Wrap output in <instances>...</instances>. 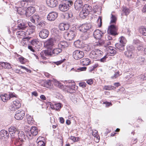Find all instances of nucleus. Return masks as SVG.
Wrapping results in <instances>:
<instances>
[{
  "label": "nucleus",
  "instance_id": "f257e3e1",
  "mask_svg": "<svg viewBox=\"0 0 146 146\" xmlns=\"http://www.w3.org/2000/svg\"><path fill=\"white\" fill-rule=\"evenodd\" d=\"M13 141H14V143L16 146H22L26 140L24 132L21 131H19L17 135Z\"/></svg>",
  "mask_w": 146,
  "mask_h": 146
},
{
  "label": "nucleus",
  "instance_id": "f03ea898",
  "mask_svg": "<svg viewBox=\"0 0 146 146\" xmlns=\"http://www.w3.org/2000/svg\"><path fill=\"white\" fill-rule=\"evenodd\" d=\"M33 30L31 29H27L26 31H17L16 33V35L18 37L23 38V41H29L31 37H25L26 35H30L33 33Z\"/></svg>",
  "mask_w": 146,
  "mask_h": 146
},
{
  "label": "nucleus",
  "instance_id": "7ed1b4c3",
  "mask_svg": "<svg viewBox=\"0 0 146 146\" xmlns=\"http://www.w3.org/2000/svg\"><path fill=\"white\" fill-rule=\"evenodd\" d=\"M102 51L98 49H96L92 50L90 53L89 56L90 58L93 59H97L101 58L103 54Z\"/></svg>",
  "mask_w": 146,
  "mask_h": 146
},
{
  "label": "nucleus",
  "instance_id": "20e7f679",
  "mask_svg": "<svg viewBox=\"0 0 146 146\" xmlns=\"http://www.w3.org/2000/svg\"><path fill=\"white\" fill-rule=\"evenodd\" d=\"M72 4L73 3L71 1H65L59 5V8L61 11H66L69 9V7L72 6Z\"/></svg>",
  "mask_w": 146,
  "mask_h": 146
},
{
  "label": "nucleus",
  "instance_id": "39448f33",
  "mask_svg": "<svg viewBox=\"0 0 146 146\" xmlns=\"http://www.w3.org/2000/svg\"><path fill=\"white\" fill-rule=\"evenodd\" d=\"M17 27L19 29L23 31L28 29L27 28V22L25 19H20L17 20Z\"/></svg>",
  "mask_w": 146,
  "mask_h": 146
},
{
  "label": "nucleus",
  "instance_id": "423d86ee",
  "mask_svg": "<svg viewBox=\"0 0 146 146\" xmlns=\"http://www.w3.org/2000/svg\"><path fill=\"white\" fill-rule=\"evenodd\" d=\"M117 29L116 27L113 25H111L108 27L107 31L109 34L113 36H115L118 35Z\"/></svg>",
  "mask_w": 146,
  "mask_h": 146
},
{
  "label": "nucleus",
  "instance_id": "0eeeda50",
  "mask_svg": "<svg viewBox=\"0 0 146 146\" xmlns=\"http://www.w3.org/2000/svg\"><path fill=\"white\" fill-rule=\"evenodd\" d=\"M38 133L37 128L35 127H32L30 131L27 134V136L29 139H31L32 136H36Z\"/></svg>",
  "mask_w": 146,
  "mask_h": 146
},
{
  "label": "nucleus",
  "instance_id": "6e6552de",
  "mask_svg": "<svg viewBox=\"0 0 146 146\" xmlns=\"http://www.w3.org/2000/svg\"><path fill=\"white\" fill-rule=\"evenodd\" d=\"M84 53L83 52L78 50H75L73 54V56L76 60L80 59L83 57Z\"/></svg>",
  "mask_w": 146,
  "mask_h": 146
},
{
  "label": "nucleus",
  "instance_id": "1a4fd4ad",
  "mask_svg": "<svg viewBox=\"0 0 146 146\" xmlns=\"http://www.w3.org/2000/svg\"><path fill=\"white\" fill-rule=\"evenodd\" d=\"M105 32V31H101L99 29L96 30L93 33L94 37L96 39H100L103 36Z\"/></svg>",
  "mask_w": 146,
  "mask_h": 146
},
{
  "label": "nucleus",
  "instance_id": "9d476101",
  "mask_svg": "<svg viewBox=\"0 0 146 146\" xmlns=\"http://www.w3.org/2000/svg\"><path fill=\"white\" fill-rule=\"evenodd\" d=\"M76 33L73 31L69 32H66L64 34V36L67 40H73L75 36Z\"/></svg>",
  "mask_w": 146,
  "mask_h": 146
},
{
  "label": "nucleus",
  "instance_id": "9b49d317",
  "mask_svg": "<svg viewBox=\"0 0 146 146\" xmlns=\"http://www.w3.org/2000/svg\"><path fill=\"white\" fill-rule=\"evenodd\" d=\"M9 131L12 139H14L15 135H17L18 130L14 126H11L9 128Z\"/></svg>",
  "mask_w": 146,
  "mask_h": 146
},
{
  "label": "nucleus",
  "instance_id": "f8f14e48",
  "mask_svg": "<svg viewBox=\"0 0 146 146\" xmlns=\"http://www.w3.org/2000/svg\"><path fill=\"white\" fill-rule=\"evenodd\" d=\"M25 115L23 111L17 110L15 115V118L17 120H21L23 119Z\"/></svg>",
  "mask_w": 146,
  "mask_h": 146
},
{
  "label": "nucleus",
  "instance_id": "ddd939ff",
  "mask_svg": "<svg viewBox=\"0 0 146 146\" xmlns=\"http://www.w3.org/2000/svg\"><path fill=\"white\" fill-rule=\"evenodd\" d=\"M49 34L48 30L46 29H42L39 33V36L42 39H45L47 38Z\"/></svg>",
  "mask_w": 146,
  "mask_h": 146
},
{
  "label": "nucleus",
  "instance_id": "4468645a",
  "mask_svg": "<svg viewBox=\"0 0 146 146\" xmlns=\"http://www.w3.org/2000/svg\"><path fill=\"white\" fill-rule=\"evenodd\" d=\"M34 2V0H23L20 2V3L22 7L26 8L27 6L33 5Z\"/></svg>",
  "mask_w": 146,
  "mask_h": 146
},
{
  "label": "nucleus",
  "instance_id": "2eb2a0df",
  "mask_svg": "<svg viewBox=\"0 0 146 146\" xmlns=\"http://www.w3.org/2000/svg\"><path fill=\"white\" fill-rule=\"evenodd\" d=\"M68 84H69L66 86V87L68 88V89H67L68 92L71 93L73 92L76 88L75 83L71 81L68 82Z\"/></svg>",
  "mask_w": 146,
  "mask_h": 146
},
{
  "label": "nucleus",
  "instance_id": "dca6fc26",
  "mask_svg": "<svg viewBox=\"0 0 146 146\" xmlns=\"http://www.w3.org/2000/svg\"><path fill=\"white\" fill-rule=\"evenodd\" d=\"M58 16V14L54 12L50 13L47 15V19L50 21H53L55 20Z\"/></svg>",
  "mask_w": 146,
  "mask_h": 146
},
{
  "label": "nucleus",
  "instance_id": "f3484780",
  "mask_svg": "<svg viewBox=\"0 0 146 146\" xmlns=\"http://www.w3.org/2000/svg\"><path fill=\"white\" fill-rule=\"evenodd\" d=\"M74 6L76 10H80L84 6L82 1V0H76L75 2Z\"/></svg>",
  "mask_w": 146,
  "mask_h": 146
},
{
  "label": "nucleus",
  "instance_id": "a211bd4d",
  "mask_svg": "<svg viewBox=\"0 0 146 146\" xmlns=\"http://www.w3.org/2000/svg\"><path fill=\"white\" fill-rule=\"evenodd\" d=\"M9 137V132L5 130H2L0 132V137L3 140H6Z\"/></svg>",
  "mask_w": 146,
  "mask_h": 146
},
{
  "label": "nucleus",
  "instance_id": "6ab92c4d",
  "mask_svg": "<svg viewBox=\"0 0 146 146\" xmlns=\"http://www.w3.org/2000/svg\"><path fill=\"white\" fill-rule=\"evenodd\" d=\"M92 26L90 23L83 24L80 27V30L83 32H86L91 28Z\"/></svg>",
  "mask_w": 146,
  "mask_h": 146
},
{
  "label": "nucleus",
  "instance_id": "aec40b11",
  "mask_svg": "<svg viewBox=\"0 0 146 146\" xmlns=\"http://www.w3.org/2000/svg\"><path fill=\"white\" fill-rule=\"evenodd\" d=\"M26 10V16L27 17H29L31 16L35 11V8L32 6L29 7Z\"/></svg>",
  "mask_w": 146,
  "mask_h": 146
},
{
  "label": "nucleus",
  "instance_id": "412c9836",
  "mask_svg": "<svg viewBox=\"0 0 146 146\" xmlns=\"http://www.w3.org/2000/svg\"><path fill=\"white\" fill-rule=\"evenodd\" d=\"M62 51V49L58 47V48H54L52 52H51L49 51L50 56H56L59 54Z\"/></svg>",
  "mask_w": 146,
  "mask_h": 146
},
{
  "label": "nucleus",
  "instance_id": "4be33fe9",
  "mask_svg": "<svg viewBox=\"0 0 146 146\" xmlns=\"http://www.w3.org/2000/svg\"><path fill=\"white\" fill-rule=\"evenodd\" d=\"M46 4L51 7H55L57 4L56 0H46Z\"/></svg>",
  "mask_w": 146,
  "mask_h": 146
},
{
  "label": "nucleus",
  "instance_id": "5701e85b",
  "mask_svg": "<svg viewBox=\"0 0 146 146\" xmlns=\"http://www.w3.org/2000/svg\"><path fill=\"white\" fill-rule=\"evenodd\" d=\"M88 5L87 4H86L84 5V6L82 8V10L80 12L81 15H84V16L86 15L85 14H88L89 12L88 11Z\"/></svg>",
  "mask_w": 146,
  "mask_h": 146
},
{
  "label": "nucleus",
  "instance_id": "b1692460",
  "mask_svg": "<svg viewBox=\"0 0 146 146\" xmlns=\"http://www.w3.org/2000/svg\"><path fill=\"white\" fill-rule=\"evenodd\" d=\"M40 20V17L37 14H35L31 19V21L33 23H35L36 22H39Z\"/></svg>",
  "mask_w": 146,
  "mask_h": 146
},
{
  "label": "nucleus",
  "instance_id": "393cba45",
  "mask_svg": "<svg viewBox=\"0 0 146 146\" xmlns=\"http://www.w3.org/2000/svg\"><path fill=\"white\" fill-rule=\"evenodd\" d=\"M125 54L127 57L130 58H133L134 56L133 50L129 49H127V51L125 52Z\"/></svg>",
  "mask_w": 146,
  "mask_h": 146
},
{
  "label": "nucleus",
  "instance_id": "a878e982",
  "mask_svg": "<svg viewBox=\"0 0 146 146\" xmlns=\"http://www.w3.org/2000/svg\"><path fill=\"white\" fill-rule=\"evenodd\" d=\"M69 27V25L66 24L61 23L59 25V26L60 30L62 31L68 30Z\"/></svg>",
  "mask_w": 146,
  "mask_h": 146
},
{
  "label": "nucleus",
  "instance_id": "bb28decb",
  "mask_svg": "<svg viewBox=\"0 0 146 146\" xmlns=\"http://www.w3.org/2000/svg\"><path fill=\"white\" fill-rule=\"evenodd\" d=\"M68 45V43L65 41H61L58 44V47L62 48H65L67 47Z\"/></svg>",
  "mask_w": 146,
  "mask_h": 146
},
{
  "label": "nucleus",
  "instance_id": "cd10ccee",
  "mask_svg": "<svg viewBox=\"0 0 146 146\" xmlns=\"http://www.w3.org/2000/svg\"><path fill=\"white\" fill-rule=\"evenodd\" d=\"M51 108L56 110H57L60 109L61 107V105L60 103L54 104H50Z\"/></svg>",
  "mask_w": 146,
  "mask_h": 146
},
{
  "label": "nucleus",
  "instance_id": "c85d7f7f",
  "mask_svg": "<svg viewBox=\"0 0 146 146\" xmlns=\"http://www.w3.org/2000/svg\"><path fill=\"white\" fill-rule=\"evenodd\" d=\"M49 50H43L40 53L41 57L42 59H45L46 58L45 56H50Z\"/></svg>",
  "mask_w": 146,
  "mask_h": 146
},
{
  "label": "nucleus",
  "instance_id": "c756f323",
  "mask_svg": "<svg viewBox=\"0 0 146 146\" xmlns=\"http://www.w3.org/2000/svg\"><path fill=\"white\" fill-rule=\"evenodd\" d=\"M54 40L52 38L47 40L46 42V45L48 48H50L53 46H54Z\"/></svg>",
  "mask_w": 146,
  "mask_h": 146
},
{
  "label": "nucleus",
  "instance_id": "7c9ffc66",
  "mask_svg": "<svg viewBox=\"0 0 146 146\" xmlns=\"http://www.w3.org/2000/svg\"><path fill=\"white\" fill-rule=\"evenodd\" d=\"M18 13L21 15H26V10L25 9L21 7H16Z\"/></svg>",
  "mask_w": 146,
  "mask_h": 146
},
{
  "label": "nucleus",
  "instance_id": "2f4dec72",
  "mask_svg": "<svg viewBox=\"0 0 146 146\" xmlns=\"http://www.w3.org/2000/svg\"><path fill=\"white\" fill-rule=\"evenodd\" d=\"M116 48L121 52L124 50V45L121 43H116L115 44Z\"/></svg>",
  "mask_w": 146,
  "mask_h": 146
},
{
  "label": "nucleus",
  "instance_id": "473e14b6",
  "mask_svg": "<svg viewBox=\"0 0 146 146\" xmlns=\"http://www.w3.org/2000/svg\"><path fill=\"white\" fill-rule=\"evenodd\" d=\"M107 50L108 52L111 54V55H113L115 54L116 52L114 48L111 46H109L107 48Z\"/></svg>",
  "mask_w": 146,
  "mask_h": 146
},
{
  "label": "nucleus",
  "instance_id": "72a5a7b5",
  "mask_svg": "<svg viewBox=\"0 0 146 146\" xmlns=\"http://www.w3.org/2000/svg\"><path fill=\"white\" fill-rule=\"evenodd\" d=\"M53 82L54 85L60 88H63V85L60 82L56 80H54Z\"/></svg>",
  "mask_w": 146,
  "mask_h": 146
},
{
  "label": "nucleus",
  "instance_id": "f704fd0d",
  "mask_svg": "<svg viewBox=\"0 0 146 146\" xmlns=\"http://www.w3.org/2000/svg\"><path fill=\"white\" fill-rule=\"evenodd\" d=\"M93 11L94 13H97V14L99 15L101 13V8L97 5H95L93 7Z\"/></svg>",
  "mask_w": 146,
  "mask_h": 146
},
{
  "label": "nucleus",
  "instance_id": "c9c22d12",
  "mask_svg": "<svg viewBox=\"0 0 146 146\" xmlns=\"http://www.w3.org/2000/svg\"><path fill=\"white\" fill-rule=\"evenodd\" d=\"M75 47L77 48H81L82 47V42L79 40H78L74 42Z\"/></svg>",
  "mask_w": 146,
  "mask_h": 146
},
{
  "label": "nucleus",
  "instance_id": "e433bc0d",
  "mask_svg": "<svg viewBox=\"0 0 146 146\" xmlns=\"http://www.w3.org/2000/svg\"><path fill=\"white\" fill-rule=\"evenodd\" d=\"M0 97L2 101L4 102H7L9 99V95L7 94H5L4 95H1Z\"/></svg>",
  "mask_w": 146,
  "mask_h": 146
},
{
  "label": "nucleus",
  "instance_id": "4c0bfd02",
  "mask_svg": "<svg viewBox=\"0 0 146 146\" xmlns=\"http://www.w3.org/2000/svg\"><path fill=\"white\" fill-rule=\"evenodd\" d=\"M90 61L88 58H86L82 60L81 63L84 66H87L88 65L90 64Z\"/></svg>",
  "mask_w": 146,
  "mask_h": 146
},
{
  "label": "nucleus",
  "instance_id": "58836bf2",
  "mask_svg": "<svg viewBox=\"0 0 146 146\" xmlns=\"http://www.w3.org/2000/svg\"><path fill=\"white\" fill-rule=\"evenodd\" d=\"M137 62L140 64H143L145 62V59L144 58L142 57H139L137 58Z\"/></svg>",
  "mask_w": 146,
  "mask_h": 146
},
{
  "label": "nucleus",
  "instance_id": "ea45409f",
  "mask_svg": "<svg viewBox=\"0 0 146 146\" xmlns=\"http://www.w3.org/2000/svg\"><path fill=\"white\" fill-rule=\"evenodd\" d=\"M46 23L43 21H41L37 25V27L38 29H41L44 27Z\"/></svg>",
  "mask_w": 146,
  "mask_h": 146
},
{
  "label": "nucleus",
  "instance_id": "a19ab883",
  "mask_svg": "<svg viewBox=\"0 0 146 146\" xmlns=\"http://www.w3.org/2000/svg\"><path fill=\"white\" fill-rule=\"evenodd\" d=\"M0 65L4 68H9L11 67L10 64L6 62H1Z\"/></svg>",
  "mask_w": 146,
  "mask_h": 146
},
{
  "label": "nucleus",
  "instance_id": "79ce46f5",
  "mask_svg": "<svg viewBox=\"0 0 146 146\" xmlns=\"http://www.w3.org/2000/svg\"><path fill=\"white\" fill-rule=\"evenodd\" d=\"M92 47L91 45L86 44L83 47V49L84 50L88 52L92 50Z\"/></svg>",
  "mask_w": 146,
  "mask_h": 146
},
{
  "label": "nucleus",
  "instance_id": "37998d69",
  "mask_svg": "<svg viewBox=\"0 0 146 146\" xmlns=\"http://www.w3.org/2000/svg\"><path fill=\"white\" fill-rule=\"evenodd\" d=\"M15 106V108L18 109L21 106L20 102L18 100H16L13 102V104Z\"/></svg>",
  "mask_w": 146,
  "mask_h": 146
},
{
  "label": "nucleus",
  "instance_id": "c03bdc74",
  "mask_svg": "<svg viewBox=\"0 0 146 146\" xmlns=\"http://www.w3.org/2000/svg\"><path fill=\"white\" fill-rule=\"evenodd\" d=\"M26 117L28 122L29 124H31L33 123L34 121L33 118L29 114H27Z\"/></svg>",
  "mask_w": 146,
  "mask_h": 146
},
{
  "label": "nucleus",
  "instance_id": "a18cd8bd",
  "mask_svg": "<svg viewBox=\"0 0 146 146\" xmlns=\"http://www.w3.org/2000/svg\"><path fill=\"white\" fill-rule=\"evenodd\" d=\"M122 11L125 15H127L130 13V10L128 8L126 7H123V8Z\"/></svg>",
  "mask_w": 146,
  "mask_h": 146
},
{
  "label": "nucleus",
  "instance_id": "49530a36",
  "mask_svg": "<svg viewBox=\"0 0 146 146\" xmlns=\"http://www.w3.org/2000/svg\"><path fill=\"white\" fill-rule=\"evenodd\" d=\"M111 16L110 18L111 21L110 22V23H115L117 20V17L115 15H113L112 13L111 14Z\"/></svg>",
  "mask_w": 146,
  "mask_h": 146
},
{
  "label": "nucleus",
  "instance_id": "de8ad7c7",
  "mask_svg": "<svg viewBox=\"0 0 146 146\" xmlns=\"http://www.w3.org/2000/svg\"><path fill=\"white\" fill-rule=\"evenodd\" d=\"M139 31L142 35L146 36V28L144 27H142L140 29Z\"/></svg>",
  "mask_w": 146,
  "mask_h": 146
},
{
  "label": "nucleus",
  "instance_id": "09e8293b",
  "mask_svg": "<svg viewBox=\"0 0 146 146\" xmlns=\"http://www.w3.org/2000/svg\"><path fill=\"white\" fill-rule=\"evenodd\" d=\"M38 42L35 40H32L31 41V45L33 46L34 47H36Z\"/></svg>",
  "mask_w": 146,
  "mask_h": 146
},
{
  "label": "nucleus",
  "instance_id": "8fccbe9b",
  "mask_svg": "<svg viewBox=\"0 0 146 146\" xmlns=\"http://www.w3.org/2000/svg\"><path fill=\"white\" fill-rule=\"evenodd\" d=\"M19 60L20 62L22 64L25 63L26 61V59L22 56H20L19 57Z\"/></svg>",
  "mask_w": 146,
  "mask_h": 146
},
{
  "label": "nucleus",
  "instance_id": "3c124183",
  "mask_svg": "<svg viewBox=\"0 0 146 146\" xmlns=\"http://www.w3.org/2000/svg\"><path fill=\"white\" fill-rule=\"evenodd\" d=\"M36 142L37 143V146H45V143L43 141H37V142Z\"/></svg>",
  "mask_w": 146,
  "mask_h": 146
},
{
  "label": "nucleus",
  "instance_id": "603ef678",
  "mask_svg": "<svg viewBox=\"0 0 146 146\" xmlns=\"http://www.w3.org/2000/svg\"><path fill=\"white\" fill-rule=\"evenodd\" d=\"M139 78L141 80L143 81L146 80V73L140 75L139 76Z\"/></svg>",
  "mask_w": 146,
  "mask_h": 146
},
{
  "label": "nucleus",
  "instance_id": "864d4df0",
  "mask_svg": "<svg viewBox=\"0 0 146 146\" xmlns=\"http://www.w3.org/2000/svg\"><path fill=\"white\" fill-rule=\"evenodd\" d=\"M72 15L71 14H69L68 13H65L64 15V16L65 19H68L70 18L72 16Z\"/></svg>",
  "mask_w": 146,
  "mask_h": 146
},
{
  "label": "nucleus",
  "instance_id": "5fc2aeb1",
  "mask_svg": "<svg viewBox=\"0 0 146 146\" xmlns=\"http://www.w3.org/2000/svg\"><path fill=\"white\" fill-rule=\"evenodd\" d=\"M133 44H135L137 46L141 44V42L138 39H135L133 40Z\"/></svg>",
  "mask_w": 146,
  "mask_h": 146
},
{
  "label": "nucleus",
  "instance_id": "6e6d98bb",
  "mask_svg": "<svg viewBox=\"0 0 146 146\" xmlns=\"http://www.w3.org/2000/svg\"><path fill=\"white\" fill-rule=\"evenodd\" d=\"M104 88L106 90H110L111 89H114L115 88L113 86H105Z\"/></svg>",
  "mask_w": 146,
  "mask_h": 146
},
{
  "label": "nucleus",
  "instance_id": "4d7b16f0",
  "mask_svg": "<svg viewBox=\"0 0 146 146\" xmlns=\"http://www.w3.org/2000/svg\"><path fill=\"white\" fill-rule=\"evenodd\" d=\"M92 135L97 139H98L99 138H100L99 136L98 135V131L96 130H95L94 131H93Z\"/></svg>",
  "mask_w": 146,
  "mask_h": 146
},
{
  "label": "nucleus",
  "instance_id": "13d9d810",
  "mask_svg": "<svg viewBox=\"0 0 146 146\" xmlns=\"http://www.w3.org/2000/svg\"><path fill=\"white\" fill-rule=\"evenodd\" d=\"M108 56L107 55H106L104 56V57L100 59V61L102 62H106V58H108Z\"/></svg>",
  "mask_w": 146,
  "mask_h": 146
},
{
  "label": "nucleus",
  "instance_id": "bf43d9fd",
  "mask_svg": "<svg viewBox=\"0 0 146 146\" xmlns=\"http://www.w3.org/2000/svg\"><path fill=\"white\" fill-rule=\"evenodd\" d=\"M89 37V35L88 33L84 34L82 37V38L84 40H85Z\"/></svg>",
  "mask_w": 146,
  "mask_h": 146
},
{
  "label": "nucleus",
  "instance_id": "052dcab7",
  "mask_svg": "<svg viewBox=\"0 0 146 146\" xmlns=\"http://www.w3.org/2000/svg\"><path fill=\"white\" fill-rule=\"evenodd\" d=\"M70 139L74 142H76L78 140V137H75L73 136H71Z\"/></svg>",
  "mask_w": 146,
  "mask_h": 146
},
{
  "label": "nucleus",
  "instance_id": "680f3d73",
  "mask_svg": "<svg viewBox=\"0 0 146 146\" xmlns=\"http://www.w3.org/2000/svg\"><path fill=\"white\" fill-rule=\"evenodd\" d=\"M65 60V59H63V60H60L57 61V62H54V63L56 64L57 65H59L62 63Z\"/></svg>",
  "mask_w": 146,
  "mask_h": 146
},
{
  "label": "nucleus",
  "instance_id": "e2e57ef3",
  "mask_svg": "<svg viewBox=\"0 0 146 146\" xmlns=\"http://www.w3.org/2000/svg\"><path fill=\"white\" fill-rule=\"evenodd\" d=\"M119 72H117L114 75L112 76L111 77V78L113 79H115L117 78L119 76Z\"/></svg>",
  "mask_w": 146,
  "mask_h": 146
},
{
  "label": "nucleus",
  "instance_id": "0e129e2a",
  "mask_svg": "<svg viewBox=\"0 0 146 146\" xmlns=\"http://www.w3.org/2000/svg\"><path fill=\"white\" fill-rule=\"evenodd\" d=\"M8 95H9V99H10L11 98L16 97V95L14 93H10Z\"/></svg>",
  "mask_w": 146,
  "mask_h": 146
},
{
  "label": "nucleus",
  "instance_id": "69168bd1",
  "mask_svg": "<svg viewBox=\"0 0 146 146\" xmlns=\"http://www.w3.org/2000/svg\"><path fill=\"white\" fill-rule=\"evenodd\" d=\"M98 22L100 23V25H98V26L99 27H100L102 26V17L100 16L98 17V19L97 20Z\"/></svg>",
  "mask_w": 146,
  "mask_h": 146
},
{
  "label": "nucleus",
  "instance_id": "338daca9",
  "mask_svg": "<svg viewBox=\"0 0 146 146\" xmlns=\"http://www.w3.org/2000/svg\"><path fill=\"white\" fill-rule=\"evenodd\" d=\"M125 41L124 37L121 36L120 40V43L122 44H125Z\"/></svg>",
  "mask_w": 146,
  "mask_h": 146
},
{
  "label": "nucleus",
  "instance_id": "774afa93",
  "mask_svg": "<svg viewBox=\"0 0 146 146\" xmlns=\"http://www.w3.org/2000/svg\"><path fill=\"white\" fill-rule=\"evenodd\" d=\"M137 47L139 51H141L143 49V47L141 44L137 46Z\"/></svg>",
  "mask_w": 146,
  "mask_h": 146
}]
</instances>
